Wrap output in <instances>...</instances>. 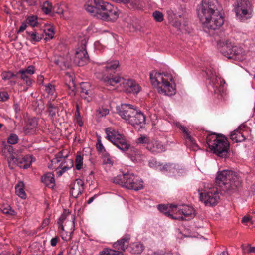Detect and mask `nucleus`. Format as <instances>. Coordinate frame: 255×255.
<instances>
[{"mask_svg": "<svg viewBox=\"0 0 255 255\" xmlns=\"http://www.w3.org/2000/svg\"><path fill=\"white\" fill-rule=\"evenodd\" d=\"M241 183V178L235 172L228 170L219 171L215 178V187H209L203 192L199 190L200 200L206 206H214L219 201V192L230 195L239 189Z\"/></svg>", "mask_w": 255, "mask_h": 255, "instance_id": "nucleus-1", "label": "nucleus"}, {"mask_svg": "<svg viewBox=\"0 0 255 255\" xmlns=\"http://www.w3.org/2000/svg\"><path fill=\"white\" fill-rule=\"evenodd\" d=\"M217 0H202L198 10V15L205 32L210 34L223 25L224 18L220 12Z\"/></svg>", "mask_w": 255, "mask_h": 255, "instance_id": "nucleus-2", "label": "nucleus"}, {"mask_svg": "<svg viewBox=\"0 0 255 255\" xmlns=\"http://www.w3.org/2000/svg\"><path fill=\"white\" fill-rule=\"evenodd\" d=\"M206 143L211 151L218 157L227 158L229 156L230 144L225 137L210 134L206 137Z\"/></svg>", "mask_w": 255, "mask_h": 255, "instance_id": "nucleus-3", "label": "nucleus"}, {"mask_svg": "<svg viewBox=\"0 0 255 255\" xmlns=\"http://www.w3.org/2000/svg\"><path fill=\"white\" fill-rule=\"evenodd\" d=\"M150 79L152 84L157 87L158 92L160 94L166 96H173L176 94V85L171 84L168 80L163 78L161 73L156 72L150 74Z\"/></svg>", "mask_w": 255, "mask_h": 255, "instance_id": "nucleus-4", "label": "nucleus"}, {"mask_svg": "<svg viewBox=\"0 0 255 255\" xmlns=\"http://www.w3.org/2000/svg\"><path fill=\"white\" fill-rule=\"evenodd\" d=\"M217 48L221 53L228 59L240 60L242 49L234 46L228 39L222 38L217 41Z\"/></svg>", "mask_w": 255, "mask_h": 255, "instance_id": "nucleus-5", "label": "nucleus"}, {"mask_svg": "<svg viewBox=\"0 0 255 255\" xmlns=\"http://www.w3.org/2000/svg\"><path fill=\"white\" fill-rule=\"evenodd\" d=\"M105 132L107 134L106 138L119 149L122 151L129 149L130 145L128 143L125 137L117 131L111 128H108L105 129Z\"/></svg>", "mask_w": 255, "mask_h": 255, "instance_id": "nucleus-6", "label": "nucleus"}, {"mask_svg": "<svg viewBox=\"0 0 255 255\" xmlns=\"http://www.w3.org/2000/svg\"><path fill=\"white\" fill-rule=\"evenodd\" d=\"M206 72L208 79L210 80V84L214 88V94L220 96L226 95L225 81L216 76L215 71L213 69H209Z\"/></svg>", "mask_w": 255, "mask_h": 255, "instance_id": "nucleus-7", "label": "nucleus"}, {"mask_svg": "<svg viewBox=\"0 0 255 255\" xmlns=\"http://www.w3.org/2000/svg\"><path fill=\"white\" fill-rule=\"evenodd\" d=\"M237 17L242 22L250 19L252 16V6L248 0H238L235 8Z\"/></svg>", "mask_w": 255, "mask_h": 255, "instance_id": "nucleus-8", "label": "nucleus"}, {"mask_svg": "<svg viewBox=\"0 0 255 255\" xmlns=\"http://www.w3.org/2000/svg\"><path fill=\"white\" fill-rule=\"evenodd\" d=\"M118 61H114L108 64L105 66L106 71L109 73V75H104L103 77V82L106 86H114L124 80V78L118 76L114 75V70L119 66Z\"/></svg>", "mask_w": 255, "mask_h": 255, "instance_id": "nucleus-9", "label": "nucleus"}, {"mask_svg": "<svg viewBox=\"0 0 255 255\" xmlns=\"http://www.w3.org/2000/svg\"><path fill=\"white\" fill-rule=\"evenodd\" d=\"M87 40L84 38L81 41V47H78L75 53L74 63L78 66H83L89 61V56L86 51Z\"/></svg>", "mask_w": 255, "mask_h": 255, "instance_id": "nucleus-10", "label": "nucleus"}, {"mask_svg": "<svg viewBox=\"0 0 255 255\" xmlns=\"http://www.w3.org/2000/svg\"><path fill=\"white\" fill-rule=\"evenodd\" d=\"M135 177L136 176L132 173H123L122 175H119L113 178L112 181L116 184L130 189L132 183L134 181Z\"/></svg>", "mask_w": 255, "mask_h": 255, "instance_id": "nucleus-11", "label": "nucleus"}, {"mask_svg": "<svg viewBox=\"0 0 255 255\" xmlns=\"http://www.w3.org/2000/svg\"><path fill=\"white\" fill-rule=\"evenodd\" d=\"M106 5L108 9L107 10L105 8L101 12H99L97 18L105 21H114L116 20L119 15L118 10L110 3Z\"/></svg>", "mask_w": 255, "mask_h": 255, "instance_id": "nucleus-12", "label": "nucleus"}, {"mask_svg": "<svg viewBox=\"0 0 255 255\" xmlns=\"http://www.w3.org/2000/svg\"><path fill=\"white\" fill-rule=\"evenodd\" d=\"M32 163V157L30 155H26L24 157L18 156L15 157L14 156H11L10 160H8L9 167L12 169L13 166L11 167V164H15L21 168L27 169L29 168Z\"/></svg>", "mask_w": 255, "mask_h": 255, "instance_id": "nucleus-13", "label": "nucleus"}, {"mask_svg": "<svg viewBox=\"0 0 255 255\" xmlns=\"http://www.w3.org/2000/svg\"><path fill=\"white\" fill-rule=\"evenodd\" d=\"M117 113L123 118L129 122L130 117L132 114H134L133 111L135 110L133 106L128 104H122L116 108Z\"/></svg>", "mask_w": 255, "mask_h": 255, "instance_id": "nucleus-14", "label": "nucleus"}, {"mask_svg": "<svg viewBox=\"0 0 255 255\" xmlns=\"http://www.w3.org/2000/svg\"><path fill=\"white\" fill-rule=\"evenodd\" d=\"M177 205L173 204H160L158 205V210L160 212L163 213L166 216L173 219L183 220L184 218L182 216H174L172 214H171V212H175V211L177 210Z\"/></svg>", "mask_w": 255, "mask_h": 255, "instance_id": "nucleus-15", "label": "nucleus"}, {"mask_svg": "<svg viewBox=\"0 0 255 255\" xmlns=\"http://www.w3.org/2000/svg\"><path fill=\"white\" fill-rule=\"evenodd\" d=\"M38 129V119L33 117L28 118L25 125L23 128V131L25 135H30L34 134Z\"/></svg>", "mask_w": 255, "mask_h": 255, "instance_id": "nucleus-16", "label": "nucleus"}, {"mask_svg": "<svg viewBox=\"0 0 255 255\" xmlns=\"http://www.w3.org/2000/svg\"><path fill=\"white\" fill-rule=\"evenodd\" d=\"M84 183L80 179H76L70 185V193L74 198H77L84 191Z\"/></svg>", "mask_w": 255, "mask_h": 255, "instance_id": "nucleus-17", "label": "nucleus"}, {"mask_svg": "<svg viewBox=\"0 0 255 255\" xmlns=\"http://www.w3.org/2000/svg\"><path fill=\"white\" fill-rule=\"evenodd\" d=\"M167 18L169 23L174 27L180 29L181 27V20L183 13L182 14H177L174 13L172 10L167 11Z\"/></svg>", "mask_w": 255, "mask_h": 255, "instance_id": "nucleus-18", "label": "nucleus"}, {"mask_svg": "<svg viewBox=\"0 0 255 255\" xmlns=\"http://www.w3.org/2000/svg\"><path fill=\"white\" fill-rule=\"evenodd\" d=\"M133 113L134 114L132 115L128 123L132 126L140 125V127H142V125H144L145 122L144 115L141 111L138 112L136 109L133 111Z\"/></svg>", "mask_w": 255, "mask_h": 255, "instance_id": "nucleus-19", "label": "nucleus"}, {"mask_svg": "<svg viewBox=\"0 0 255 255\" xmlns=\"http://www.w3.org/2000/svg\"><path fill=\"white\" fill-rule=\"evenodd\" d=\"M176 214L182 215L184 216V219L186 217H188L189 219L192 218L195 216L194 209L189 206H183L181 208L180 207H177V210L175 211Z\"/></svg>", "mask_w": 255, "mask_h": 255, "instance_id": "nucleus-20", "label": "nucleus"}, {"mask_svg": "<svg viewBox=\"0 0 255 255\" xmlns=\"http://www.w3.org/2000/svg\"><path fill=\"white\" fill-rule=\"evenodd\" d=\"M128 155L131 160L134 162H140L144 158V155L141 151L134 147L130 148Z\"/></svg>", "mask_w": 255, "mask_h": 255, "instance_id": "nucleus-21", "label": "nucleus"}, {"mask_svg": "<svg viewBox=\"0 0 255 255\" xmlns=\"http://www.w3.org/2000/svg\"><path fill=\"white\" fill-rule=\"evenodd\" d=\"M130 237L129 236H126L121 238L117 242L113 244V247L115 249L125 251L129 245Z\"/></svg>", "mask_w": 255, "mask_h": 255, "instance_id": "nucleus-22", "label": "nucleus"}, {"mask_svg": "<svg viewBox=\"0 0 255 255\" xmlns=\"http://www.w3.org/2000/svg\"><path fill=\"white\" fill-rule=\"evenodd\" d=\"M126 84L128 87V92L133 94H137L141 90V86L133 80L128 79Z\"/></svg>", "mask_w": 255, "mask_h": 255, "instance_id": "nucleus-23", "label": "nucleus"}, {"mask_svg": "<svg viewBox=\"0 0 255 255\" xmlns=\"http://www.w3.org/2000/svg\"><path fill=\"white\" fill-rule=\"evenodd\" d=\"M242 126H240L239 128L233 131L230 135V139L235 142H239L243 141L245 140V137L243 132L241 131Z\"/></svg>", "mask_w": 255, "mask_h": 255, "instance_id": "nucleus-24", "label": "nucleus"}, {"mask_svg": "<svg viewBox=\"0 0 255 255\" xmlns=\"http://www.w3.org/2000/svg\"><path fill=\"white\" fill-rule=\"evenodd\" d=\"M41 181L45 184L46 186L50 188H53L55 186V179L54 175L52 173H47L41 178Z\"/></svg>", "mask_w": 255, "mask_h": 255, "instance_id": "nucleus-25", "label": "nucleus"}, {"mask_svg": "<svg viewBox=\"0 0 255 255\" xmlns=\"http://www.w3.org/2000/svg\"><path fill=\"white\" fill-rule=\"evenodd\" d=\"M47 111L53 120L56 119V116L58 114L59 111L57 106L51 103H48L47 105Z\"/></svg>", "mask_w": 255, "mask_h": 255, "instance_id": "nucleus-26", "label": "nucleus"}, {"mask_svg": "<svg viewBox=\"0 0 255 255\" xmlns=\"http://www.w3.org/2000/svg\"><path fill=\"white\" fill-rule=\"evenodd\" d=\"M93 1L95 0H89L85 5L86 10L93 16L97 18L98 12L97 8L94 4Z\"/></svg>", "mask_w": 255, "mask_h": 255, "instance_id": "nucleus-27", "label": "nucleus"}, {"mask_svg": "<svg viewBox=\"0 0 255 255\" xmlns=\"http://www.w3.org/2000/svg\"><path fill=\"white\" fill-rule=\"evenodd\" d=\"M15 193L20 198L25 199L26 195L24 190V183L22 181L18 182V184L15 186Z\"/></svg>", "mask_w": 255, "mask_h": 255, "instance_id": "nucleus-28", "label": "nucleus"}, {"mask_svg": "<svg viewBox=\"0 0 255 255\" xmlns=\"http://www.w3.org/2000/svg\"><path fill=\"white\" fill-rule=\"evenodd\" d=\"M185 143L187 147L193 151H197L199 149V147L196 143L195 139L191 135L186 138Z\"/></svg>", "mask_w": 255, "mask_h": 255, "instance_id": "nucleus-29", "label": "nucleus"}, {"mask_svg": "<svg viewBox=\"0 0 255 255\" xmlns=\"http://www.w3.org/2000/svg\"><path fill=\"white\" fill-rule=\"evenodd\" d=\"M129 248V251L132 254H138L143 251V246L140 243H135L131 245Z\"/></svg>", "mask_w": 255, "mask_h": 255, "instance_id": "nucleus-30", "label": "nucleus"}, {"mask_svg": "<svg viewBox=\"0 0 255 255\" xmlns=\"http://www.w3.org/2000/svg\"><path fill=\"white\" fill-rule=\"evenodd\" d=\"M93 2L97 8V11L98 12H101L105 8L107 10L108 9V7H107L106 5L109 4L108 2H105L102 0H95V1H93Z\"/></svg>", "mask_w": 255, "mask_h": 255, "instance_id": "nucleus-31", "label": "nucleus"}, {"mask_svg": "<svg viewBox=\"0 0 255 255\" xmlns=\"http://www.w3.org/2000/svg\"><path fill=\"white\" fill-rule=\"evenodd\" d=\"M143 188V185L142 181L136 177L134 181L132 183L130 189L138 191L142 189Z\"/></svg>", "mask_w": 255, "mask_h": 255, "instance_id": "nucleus-32", "label": "nucleus"}, {"mask_svg": "<svg viewBox=\"0 0 255 255\" xmlns=\"http://www.w3.org/2000/svg\"><path fill=\"white\" fill-rule=\"evenodd\" d=\"M101 255H123V254L122 252L106 249L102 251Z\"/></svg>", "mask_w": 255, "mask_h": 255, "instance_id": "nucleus-33", "label": "nucleus"}, {"mask_svg": "<svg viewBox=\"0 0 255 255\" xmlns=\"http://www.w3.org/2000/svg\"><path fill=\"white\" fill-rule=\"evenodd\" d=\"M52 3L48 1H45L42 5V10L46 14H49L53 9Z\"/></svg>", "mask_w": 255, "mask_h": 255, "instance_id": "nucleus-34", "label": "nucleus"}, {"mask_svg": "<svg viewBox=\"0 0 255 255\" xmlns=\"http://www.w3.org/2000/svg\"><path fill=\"white\" fill-rule=\"evenodd\" d=\"M80 85L81 93L86 95H88L89 94L88 91L90 90V88L91 87L90 83L87 82H82L80 83Z\"/></svg>", "mask_w": 255, "mask_h": 255, "instance_id": "nucleus-35", "label": "nucleus"}, {"mask_svg": "<svg viewBox=\"0 0 255 255\" xmlns=\"http://www.w3.org/2000/svg\"><path fill=\"white\" fill-rule=\"evenodd\" d=\"M18 74H21V78L23 80V81H25V83L27 85H30L32 83L31 80H30L29 77L27 75V73L25 72L23 70H20L17 73V75Z\"/></svg>", "mask_w": 255, "mask_h": 255, "instance_id": "nucleus-36", "label": "nucleus"}, {"mask_svg": "<svg viewBox=\"0 0 255 255\" xmlns=\"http://www.w3.org/2000/svg\"><path fill=\"white\" fill-rule=\"evenodd\" d=\"M62 166H63L66 170L72 168L73 166L72 160L70 159H66L58 166V167Z\"/></svg>", "mask_w": 255, "mask_h": 255, "instance_id": "nucleus-37", "label": "nucleus"}, {"mask_svg": "<svg viewBox=\"0 0 255 255\" xmlns=\"http://www.w3.org/2000/svg\"><path fill=\"white\" fill-rule=\"evenodd\" d=\"M19 140L18 136L14 133L10 134L7 138V142L9 144H15Z\"/></svg>", "mask_w": 255, "mask_h": 255, "instance_id": "nucleus-38", "label": "nucleus"}, {"mask_svg": "<svg viewBox=\"0 0 255 255\" xmlns=\"http://www.w3.org/2000/svg\"><path fill=\"white\" fill-rule=\"evenodd\" d=\"M102 159L103 164L113 165V162L112 160L111 157L107 152H105L103 153L102 155Z\"/></svg>", "mask_w": 255, "mask_h": 255, "instance_id": "nucleus-39", "label": "nucleus"}, {"mask_svg": "<svg viewBox=\"0 0 255 255\" xmlns=\"http://www.w3.org/2000/svg\"><path fill=\"white\" fill-rule=\"evenodd\" d=\"M26 33L30 37L29 39L31 41L38 42L42 39V37L37 35L36 32L27 31Z\"/></svg>", "mask_w": 255, "mask_h": 255, "instance_id": "nucleus-40", "label": "nucleus"}, {"mask_svg": "<svg viewBox=\"0 0 255 255\" xmlns=\"http://www.w3.org/2000/svg\"><path fill=\"white\" fill-rule=\"evenodd\" d=\"M1 77L3 80H10L12 78H17V75L14 74L10 71H5L2 73Z\"/></svg>", "mask_w": 255, "mask_h": 255, "instance_id": "nucleus-41", "label": "nucleus"}, {"mask_svg": "<svg viewBox=\"0 0 255 255\" xmlns=\"http://www.w3.org/2000/svg\"><path fill=\"white\" fill-rule=\"evenodd\" d=\"M83 165V157L81 155H77L75 159V167L78 170L81 169Z\"/></svg>", "mask_w": 255, "mask_h": 255, "instance_id": "nucleus-42", "label": "nucleus"}, {"mask_svg": "<svg viewBox=\"0 0 255 255\" xmlns=\"http://www.w3.org/2000/svg\"><path fill=\"white\" fill-rule=\"evenodd\" d=\"M160 146V148H163V146L159 144H156V146L154 144H153L152 143H148L147 145L146 148L151 151L152 152H159V151L158 150V146Z\"/></svg>", "mask_w": 255, "mask_h": 255, "instance_id": "nucleus-43", "label": "nucleus"}, {"mask_svg": "<svg viewBox=\"0 0 255 255\" xmlns=\"http://www.w3.org/2000/svg\"><path fill=\"white\" fill-rule=\"evenodd\" d=\"M45 90L49 95L52 96L55 92V86L50 83H48L45 86Z\"/></svg>", "mask_w": 255, "mask_h": 255, "instance_id": "nucleus-44", "label": "nucleus"}, {"mask_svg": "<svg viewBox=\"0 0 255 255\" xmlns=\"http://www.w3.org/2000/svg\"><path fill=\"white\" fill-rule=\"evenodd\" d=\"M152 15L157 22H160L163 20V14L160 11H154Z\"/></svg>", "mask_w": 255, "mask_h": 255, "instance_id": "nucleus-45", "label": "nucleus"}, {"mask_svg": "<svg viewBox=\"0 0 255 255\" xmlns=\"http://www.w3.org/2000/svg\"><path fill=\"white\" fill-rule=\"evenodd\" d=\"M44 33L45 35L48 36V37H46L45 38V40H47V39H51L53 37L54 34L53 29L52 28H49L44 30Z\"/></svg>", "mask_w": 255, "mask_h": 255, "instance_id": "nucleus-46", "label": "nucleus"}, {"mask_svg": "<svg viewBox=\"0 0 255 255\" xmlns=\"http://www.w3.org/2000/svg\"><path fill=\"white\" fill-rule=\"evenodd\" d=\"M3 150L4 152H7L10 154V156L8 159V161L10 160L11 156H14L12 155V153L14 152V149L13 147L10 145H5L3 149Z\"/></svg>", "mask_w": 255, "mask_h": 255, "instance_id": "nucleus-47", "label": "nucleus"}, {"mask_svg": "<svg viewBox=\"0 0 255 255\" xmlns=\"http://www.w3.org/2000/svg\"><path fill=\"white\" fill-rule=\"evenodd\" d=\"M69 84L68 85H67V87L68 88H70V86L71 85L72 86L73 89L71 90V92L70 90L68 92V94L71 95H75L76 93L75 92V87H74V83H73L72 78H71L70 76H69Z\"/></svg>", "mask_w": 255, "mask_h": 255, "instance_id": "nucleus-48", "label": "nucleus"}, {"mask_svg": "<svg viewBox=\"0 0 255 255\" xmlns=\"http://www.w3.org/2000/svg\"><path fill=\"white\" fill-rule=\"evenodd\" d=\"M27 22L30 26L34 27L37 23V17L34 16L28 17L27 18Z\"/></svg>", "mask_w": 255, "mask_h": 255, "instance_id": "nucleus-49", "label": "nucleus"}, {"mask_svg": "<svg viewBox=\"0 0 255 255\" xmlns=\"http://www.w3.org/2000/svg\"><path fill=\"white\" fill-rule=\"evenodd\" d=\"M3 214H8L10 215H14L15 214V211L11 209V208L8 206L7 207L3 208L1 209Z\"/></svg>", "mask_w": 255, "mask_h": 255, "instance_id": "nucleus-50", "label": "nucleus"}, {"mask_svg": "<svg viewBox=\"0 0 255 255\" xmlns=\"http://www.w3.org/2000/svg\"><path fill=\"white\" fill-rule=\"evenodd\" d=\"M60 63L62 64V69H66L69 66V62L67 60H64V58L62 57H60Z\"/></svg>", "mask_w": 255, "mask_h": 255, "instance_id": "nucleus-51", "label": "nucleus"}, {"mask_svg": "<svg viewBox=\"0 0 255 255\" xmlns=\"http://www.w3.org/2000/svg\"><path fill=\"white\" fill-rule=\"evenodd\" d=\"M178 128L185 134V138H187L188 136H190V134L188 131V129L185 127L180 125L178 126Z\"/></svg>", "mask_w": 255, "mask_h": 255, "instance_id": "nucleus-52", "label": "nucleus"}, {"mask_svg": "<svg viewBox=\"0 0 255 255\" xmlns=\"http://www.w3.org/2000/svg\"><path fill=\"white\" fill-rule=\"evenodd\" d=\"M96 148L98 152H102L103 150H104V151L106 152V150L104 149V147L100 139L98 140V143L96 144Z\"/></svg>", "mask_w": 255, "mask_h": 255, "instance_id": "nucleus-53", "label": "nucleus"}, {"mask_svg": "<svg viewBox=\"0 0 255 255\" xmlns=\"http://www.w3.org/2000/svg\"><path fill=\"white\" fill-rule=\"evenodd\" d=\"M63 162V161L62 160H61L60 159L58 158L57 157H55V158H53L51 162V165H54V168H57V166L56 165V164L58 163L59 162Z\"/></svg>", "mask_w": 255, "mask_h": 255, "instance_id": "nucleus-54", "label": "nucleus"}, {"mask_svg": "<svg viewBox=\"0 0 255 255\" xmlns=\"http://www.w3.org/2000/svg\"><path fill=\"white\" fill-rule=\"evenodd\" d=\"M53 10L54 12L58 13L59 14H63V9L59 7L58 4H57L54 6Z\"/></svg>", "mask_w": 255, "mask_h": 255, "instance_id": "nucleus-55", "label": "nucleus"}, {"mask_svg": "<svg viewBox=\"0 0 255 255\" xmlns=\"http://www.w3.org/2000/svg\"><path fill=\"white\" fill-rule=\"evenodd\" d=\"M27 74H33L34 73V67L33 66H29L26 69H23Z\"/></svg>", "mask_w": 255, "mask_h": 255, "instance_id": "nucleus-56", "label": "nucleus"}, {"mask_svg": "<svg viewBox=\"0 0 255 255\" xmlns=\"http://www.w3.org/2000/svg\"><path fill=\"white\" fill-rule=\"evenodd\" d=\"M63 153V151H60L56 154V156L58 158L60 159L63 161H64V160H66L65 158L67 157V155H64Z\"/></svg>", "mask_w": 255, "mask_h": 255, "instance_id": "nucleus-57", "label": "nucleus"}, {"mask_svg": "<svg viewBox=\"0 0 255 255\" xmlns=\"http://www.w3.org/2000/svg\"><path fill=\"white\" fill-rule=\"evenodd\" d=\"M138 141L140 143H148V139L144 136H142L138 138Z\"/></svg>", "mask_w": 255, "mask_h": 255, "instance_id": "nucleus-58", "label": "nucleus"}, {"mask_svg": "<svg viewBox=\"0 0 255 255\" xmlns=\"http://www.w3.org/2000/svg\"><path fill=\"white\" fill-rule=\"evenodd\" d=\"M66 218V215L65 213H63L60 217L57 223L58 224H63L64 221L65 220Z\"/></svg>", "mask_w": 255, "mask_h": 255, "instance_id": "nucleus-59", "label": "nucleus"}, {"mask_svg": "<svg viewBox=\"0 0 255 255\" xmlns=\"http://www.w3.org/2000/svg\"><path fill=\"white\" fill-rule=\"evenodd\" d=\"M247 248H249V250L247 251V253H255V247H251L250 245H247L246 246Z\"/></svg>", "mask_w": 255, "mask_h": 255, "instance_id": "nucleus-60", "label": "nucleus"}, {"mask_svg": "<svg viewBox=\"0 0 255 255\" xmlns=\"http://www.w3.org/2000/svg\"><path fill=\"white\" fill-rule=\"evenodd\" d=\"M27 25L25 23H22L21 25L20 26L19 30L17 31V33H20L21 32H23L26 28Z\"/></svg>", "mask_w": 255, "mask_h": 255, "instance_id": "nucleus-61", "label": "nucleus"}, {"mask_svg": "<svg viewBox=\"0 0 255 255\" xmlns=\"http://www.w3.org/2000/svg\"><path fill=\"white\" fill-rule=\"evenodd\" d=\"M58 241L57 237L53 238L51 240L50 243L52 246H55L56 245Z\"/></svg>", "mask_w": 255, "mask_h": 255, "instance_id": "nucleus-62", "label": "nucleus"}, {"mask_svg": "<svg viewBox=\"0 0 255 255\" xmlns=\"http://www.w3.org/2000/svg\"><path fill=\"white\" fill-rule=\"evenodd\" d=\"M251 221V218L249 217L244 216L241 222L243 223H246L247 222H249Z\"/></svg>", "mask_w": 255, "mask_h": 255, "instance_id": "nucleus-63", "label": "nucleus"}, {"mask_svg": "<svg viewBox=\"0 0 255 255\" xmlns=\"http://www.w3.org/2000/svg\"><path fill=\"white\" fill-rule=\"evenodd\" d=\"M14 108L16 114L19 113L21 110L19 105L17 103L14 104Z\"/></svg>", "mask_w": 255, "mask_h": 255, "instance_id": "nucleus-64", "label": "nucleus"}]
</instances>
